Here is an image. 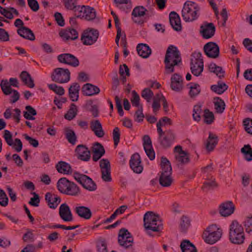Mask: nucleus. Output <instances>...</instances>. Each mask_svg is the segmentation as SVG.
<instances>
[{
  "mask_svg": "<svg viewBox=\"0 0 252 252\" xmlns=\"http://www.w3.org/2000/svg\"><path fill=\"white\" fill-rule=\"evenodd\" d=\"M92 158L94 161H98L105 154L103 146L98 142H95L92 147Z\"/></svg>",
  "mask_w": 252,
  "mask_h": 252,
  "instance_id": "nucleus-29",
  "label": "nucleus"
},
{
  "mask_svg": "<svg viewBox=\"0 0 252 252\" xmlns=\"http://www.w3.org/2000/svg\"><path fill=\"white\" fill-rule=\"evenodd\" d=\"M20 78L25 85L30 88L34 87L35 85L33 79L31 75L26 71H23L20 75Z\"/></svg>",
  "mask_w": 252,
  "mask_h": 252,
  "instance_id": "nucleus-36",
  "label": "nucleus"
},
{
  "mask_svg": "<svg viewBox=\"0 0 252 252\" xmlns=\"http://www.w3.org/2000/svg\"><path fill=\"white\" fill-rule=\"evenodd\" d=\"M129 165L134 172L139 174L142 172L143 167L140 156L138 153H135L131 156L129 160Z\"/></svg>",
  "mask_w": 252,
  "mask_h": 252,
  "instance_id": "nucleus-20",
  "label": "nucleus"
},
{
  "mask_svg": "<svg viewBox=\"0 0 252 252\" xmlns=\"http://www.w3.org/2000/svg\"><path fill=\"white\" fill-rule=\"evenodd\" d=\"M218 186V184L216 182L215 180L211 181L208 180L204 183L202 189L203 190L207 191L209 190L217 188Z\"/></svg>",
  "mask_w": 252,
  "mask_h": 252,
  "instance_id": "nucleus-53",
  "label": "nucleus"
},
{
  "mask_svg": "<svg viewBox=\"0 0 252 252\" xmlns=\"http://www.w3.org/2000/svg\"><path fill=\"white\" fill-rule=\"evenodd\" d=\"M222 230L215 224H213L207 227L203 233L205 241L210 244H213L217 242L221 237Z\"/></svg>",
  "mask_w": 252,
  "mask_h": 252,
  "instance_id": "nucleus-8",
  "label": "nucleus"
},
{
  "mask_svg": "<svg viewBox=\"0 0 252 252\" xmlns=\"http://www.w3.org/2000/svg\"><path fill=\"white\" fill-rule=\"evenodd\" d=\"M146 11L147 9L142 6H137L133 9L132 15L135 18L141 17L145 14Z\"/></svg>",
  "mask_w": 252,
  "mask_h": 252,
  "instance_id": "nucleus-56",
  "label": "nucleus"
},
{
  "mask_svg": "<svg viewBox=\"0 0 252 252\" xmlns=\"http://www.w3.org/2000/svg\"><path fill=\"white\" fill-rule=\"evenodd\" d=\"M77 108L76 105L74 103H71L69 109L67 113L64 115V118L69 121L72 120L77 114Z\"/></svg>",
  "mask_w": 252,
  "mask_h": 252,
  "instance_id": "nucleus-47",
  "label": "nucleus"
},
{
  "mask_svg": "<svg viewBox=\"0 0 252 252\" xmlns=\"http://www.w3.org/2000/svg\"><path fill=\"white\" fill-rule=\"evenodd\" d=\"M85 14L83 18L87 21H91L94 19L96 17V12L95 9L89 6H87L86 9H85L84 13Z\"/></svg>",
  "mask_w": 252,
  "mask_h": 252,
  "instance_id": "nucleus-46",
  "label": "nucleus"
},
{
  "mask_svg": "<svg viewBox=\"0 0 252 252\" xmlns=\"http://www.w3.org/2000/svg\"><path fill=\"white\" fill-rule=\"evenodd\" d=\"M170 86L171 89L175 92L181 91L183 88L182 76L177 73L174 74L171 78Z\"/></svg>",
  "mask_w": 252,
  "mask_h": 252,
  "instance_id": "nucleus-26",
  "label": "nucleus"
},
{
  "mask_svg": "<svg viewBox=\"0 0 252 252\" xmlns=\"http://www.w3.org/2000/svg\"><path fill=\"white\" fill-rule=\"evenodd\" d=\"M59 214L60 218L64 221H71L73 220L71 210L66 203L61 205L59 207Z\"/></svg>",
  "mask_w": 252,
  "mask_h": 252,
  "instance_id": "nucleus-23",
  "label": "nucleus"
},
{
  "mask_svg": "<svg viewBox=\"0 0 252 252\" xmlns=\"http://www.w3.org/2000/svg\"><path fill=\"white\" fill-rule=\"evenodd\" d=\"M57 188L61 193L66 195L76 196L80 193V189L77 185L65 177L59 180Z\"/></svg>",
  "mask_w": 252,
  "mask_h": 252,
  "instance_id": "nucleus-3",
  "label": "nucleus"
},
{
  "mask_svg": "<svg viewBox=\"0 0 252 252\" xmlns=\"http://www.w3.org/2000/svg\"><path fill=\"white\" fill-rule=\"evenodd\" d=\"M79 226V225H75V226H66L65 225L63 224H57L55 225L51 224H47L44 226V227H47L50 229H56V228H62L65 230H72L76 228H78Z\"/></svg>",
  "mask_w": 252,
  "mask_h": 252,
  "instance_id": "nucleus-54",
  "label": "nucleus"
},
{
  "mask_svg": "<svg viewBox=\"0 0 252 252\" xmlns=\"http://www.w3.org/2000/svg\"><path fill=\"white\" fill-rule=\"evenodd\" d=\"M169 21L173 29L176 31L182 30L181 20L179 15L174 11L169 14Z\"/></svg>",
  "mask_w": 252,
  "mask_h": 252,
  "instance_id": "nucleus-30",
  "label": "nucleus"
},
{
  "mask_svg": "<svg viewBox=\"0 0 252 252\" xmlns=\"http://www.w3.org/2000/svg\"><path fill=\"white\" fill-rule=\"evenodd\" d=\"M48 87L50 90L60 95H62L64 94V90L63 87L59 86L55 84H50L48 85Z\"/></svg>",
  "mask_w": 252,
  "mask_h": 252,
  "instance_id": "nucleus-59",
  "label": "nucleus"
},
{
  "mask_svg": "<svg viewBox=\"0 0 252 252\" xmlns=\"http://www.w3.org/2000/svg\"><path fill=\"white\" fill-rule=\"evenodd\" d=\"M141 96L149 102L154 96V93L150 89L145 88L142 91Z\"/></svg>",
  "mask_w": 252,
  "mask_h": 252,
  "instance_id": "nucleus-58",
  "label": "nucleus"
},
{
  "mask_svg": "<svg viewBox=\"0 0 252 252\" xmlns=\"http://www.w3.org/2000/svg\"><path fill=\"white\" fill-rule=\"evenodd\" d=\"M77 158L82 161H88L91 158V153L89 149L84 145H79L75 149Z\"/></svg>",
  "mask_w": 252,
  "mask_h": 252,
  "instance_id": "nucleus-21",
  "label": "nucleus"
},
{
  "mask_svg": "<svg viewBox=\"0 0 252 252\" xmlns=\"http://www.w3.org/2000/svg\"><path fill=\"white\" fill-rule=\"evenodd\" d=\"M144 226L146 230L154 232L159 231L162 228V223L158 215L149 211L144 216Z\"/></svg>",
  "mask_w": 252,
  "mask_h": 252,
  "instance_id": "nucleus-5",
  "label": "nucleus"
},
{
  "mask_svg": "<svg viewBox=\"0 0 252 252\" xmlns=\"http://www.w3.org/2000/svg\"><path fill=\"white\" fill-rule=\"evenodd\" d=\"M118 243L120 246L125 249H128L132 246L133 238L126 229L122 228L119 230Z\"/></svg>",
  "mask_w": 252,
  "mask_h": 252,
  "instance_id": "nucleus-12",
  "label": "nucleus"
},
{
  "mask_svg": "<svg viewBox=\"0 0 252 252\" xmlns=\"http://www.w3.org/2000/svg\"><path fill=\"white\" fill-rule=\"evenodd\" d=\"M200 7L197 4L191 1H187L184 4L182 16L186 22L193 21L198 16Z\"/></svg>",
  "mask_w": 252,
  "mask_h": 252,
  "instance_id": "nucleus-6",
  "label": "nucleus"
},
{
  "mask_svg": "<svg viewBox=\"0 0 252 252\" xmlns=\"http://www.w3.org/2000/svg\"><path fill=\"white\" fill-rule=\"evenodd\" d=\"M214 106L216 112L221 114L225 109V104L223 100L220 97H216L214 98Z\"/></svg>",
  "mask_w": 252,
  "mask_h": 252,
  "instance_id": "nucleus-45",
  "label": "nucleus"
},
{
  "mask_svg": "<svg viewBox=\"0 0 252 252\" xmlns=\"http://www.w3.org/2000/svg\"><path fill=\"white\" fill-rule=\"evenodd\" d=\"M113 139L114 141V146L116 148L120 142L121 132L120 129L118 127H115L113 130Z\"/></svg>",
  "mask_w": 252,
  "mask_h": 252,
  "instance_id": "nucleus-57",
  "label": "nucleus"
},
{
  "mask_svg": "<svg viewBox=\"0 0 252 252\" xmlns=\"http://www.w3.org/2000/svg\"><path fill=\"white\" fill-rule=\"evenodd\" d=\"M203 117L204 118V122L207 125L211 124L215 119L213 112L210 111V110L207 109L204 110Z\"/></svg>",
  "mask_w": 252,
  "mask_h": 252,
  "instance_id": "nucleus-52",
  "label": "nucleus"
},
{
  "mask_svg": "<svg viewBox=\"0 0 252 252\" xmlns=\"http://www.w3.org/2000/svg\"><path fill=\"white\" fill-rule=\"evenodd\" d=\"M58 172L64 174H69L72 172L71 166L67 162L60 161L56 165Z\"/></svg>",
  "mask_w": 252,
  "mask_h": 252,
  "instance_id": "nucleus-38",
  "label": "nucleus"
},
{
  "mask_svg": "<svg viewBox=\"0 0 252 252\" xmlns=\"http://www.w3.org/2000/svg\"><path fill=\"white\" fill-rule=\"evenodd\" d=\"M8 198L5 192L2 189H0V205L6 207L8 205Z\"/></svg>",
  "mask_w": 252,
  "mask_h": 252,
  "instance_id": "nucleus-61",
  "label": "nucleus"
},
{
  "mask_svg": "<svg viewBox=\"0 0 252 252\" xmlns=\"http://www.w3.org/2000/svg\"><path fill=\"white\" fill-rule=\"evenodd\" d=\"M209 70L215 73L219 78L224 77V71L221 67L218 66L215 63H211L209 65Z\"/></svg>",
  "mask_w": 252,
  "mask_h": 252,
  "instance_id": "nucleus-44",
  "label": "nucleus"
},
{
  "mask_svg": "<svg viewBox=\"0 0 252 252\" xmlns=\"http://www.w3.org/2000/svg\"><path fill=\"white\" fill-rule=\"evenodd\" d=\"M26 111H24V117L27 120H33L35 118L33 116L37 114L36 111L30 105L26 106L25 107Z\"/></svg>",
  "mask_w": 252,
  "mask_h": 252,
  "instance_id": "nucleus-43",
  "label": "nucleus"
},
{
  "mask_svg": "<svg viewBox=\"0 0 252 252\" xmlns=\"http://www.w3.org/2000/svg\"><path fill=\"white\" fill-rule=\"evenodd\" d=\"M205 54L209 58H217L220 54V48L217 44L210 42L206 43L203 48Z\"/></svg>",
  "mask_w": 252,
  "mask_h": 252,
  "instance_id": "nucleus-19",
  "label": "nucleus"
},
{
  "mask_svg": "<svg viewBox=\"0 0 252 252\" xmlns=\"http://www.w3.org/2000/svg\"><path fill=\"white\" fill-rule=\"evenodd\" d=\"M80 85L78 83L72 84L68 89L69 96L72 101H77L79 98Z\"/></svg>",
  "mask_w": 252,
  "mask_h": 252,
  "instance_id": "nucleus-34",
  "label": "nucleus"
},
{
  "mask_svg": "<svg viewBox=\"0 0 252 252\" xmlns=\"http://www.w3.org/2000/svg\"><path fill=\"white\" fill-rule=\"evenodd\" d=\"M202 113L201 106L199 105H195L193 107L192 117L194 121L199 122L201 120Z\"/></svg>",
  "mask_w": 252,
  "mask_h": 252,
  "instance_id": "nucleus-55",
  "label": "nucleus"
},
{
  "mask_svg": "<svg viewBox=\"0 0 252 252\" xmlns=\"http://www.w3.org/2000/svg\"><path fill=\"white\" fill-rule=\"evenodd\" d=\"M190 85L189 95L190 97L193 98L200 94L201 92L200 86L196 83H191Z\"/></svg>",
  "mask_w": 252,
  "mask_h": 252,
  "instance_id": "nucleus-50",
  "label": "nucleus"
},
{
  "mask_svg": "<svg viewBox=\"0 0 252 252\" xmlns=\"http://www.w3.org/2000/svg\"><path fill=\"white\" fill-rule=\"evenodd\" d=\"M176 137V135L174 131L171 129L165 130V134L163 136L158 138V140L161 146L165 149L169 148L173 142L174 141Z\"/></svg>",
  "mask_w": 252,
  "mask_h": 252,
  "instance_id": "nucleus-17",
  "label": "nucleus"
},
{
  "mask_svg": "<svg viewBox=\"0 0 252 252\" xmlns=\"http://www.w3.org/2000/svg\"><path fill=\"white\" fill-rule=\"evenodd\" d=\"M96 247L98 252H108L107 243L104 238H99L96 241Z\"/></svg>",
  "mask_w": 252,
  "mask_h": 252,
  "instance_id": "nucleus-48",
  "label": "nucleus"
},
{
  "mask_svg": "<svg viewBox=\"0 0 252 252\" xmlns=\"http://www.w3.org/2000/svg\"><path fill=\"white\" fill-rule=\"evenodd\" d=\"M204 69V62L202 54L200 52H194L190 59V70L195 76L202 74Z\"/></svg>",
  "mask_w": 252,
  "mask_h": 252,
  "instance_id": "nucleus-7",
  "label": "nucleus"
},
{
  "mask_svg": "<svg viewBox=\"0 0 252 252\" xmlns=\"http://www.w3.org/2000/svg\"><path fill=\"white\" fill-rule=\"evenodd\" d=\"M90 127L96 136L99 138L103 137L105 132L102 128V126L98 120H93L90 122Z\"/></svg>",
  "mask_w": 252,
  "mask_h": 252,
  "instance_id": "nucleus-25",
  "label": "nucleus"
},
{
  "mask_svg": "<svg viewBox=\"0 0 252 252\" xmlns=\"http://www.w3.org/2000/svg\"><path fill=\"white\" fill-rule=\"evenodd\" d=\"M51 78L53 81L58 83H67L70 80V72L67 68H56L52 73Z\"/></svg>",
  "mask_w": 252,
  "mask_h": 252,
  "instance_id": "nucleus-9",
  "label": "nucleus"
},
{
  "mask_svg": "<svg viewBox=\"0 0 252 252\" xmlns=\"http://www.w3.org/2000/svg\"><path fill=\"white\" fill-rule=\"evenodd\" d=\"M137 51L138 55L143 58H147L151 54V49L146 44H139L137 46Z\"/></svg>",
  "mask_w": 252,
  "mask_h": 252,
  "instance_id": "nucleus-37",
  "label": "nucleus"
},
{
  "mask_svg": "<svg viewBox=\"0 0 252 252\" xmlns=\"http://www.w3.org/2000/svg\"><path fill=\"white\" fill-rule=\"evenodd\" d=\"M229 239L233 244H243L245 239L244 228L236 220L232 221L229 228Z\"/></svg>",
  "mask_w": 252,
  "mask_h": 252,
  "instance_id": "nucleus-4",
  "label": "nucleus"
},
{
  "mask_svg": "<svg viewBox=\"0 0 252 252\" xmlns=\"http://www.w3.org/2000/svg\"><path fill=\"white\" fill-rule=\"evenodd\" d=\"M58 61L63 63L76 67L79 65V60L74 55L69 53H63L58 56Z\"/></svg>",
  "mask_w": 252,
  "mask_h": 252,
  "instance_id": "nucleus-15",
  "label": "nucleus"
},
{
  "mask_svg": "<svg viewBox=\"0 0 252 252\" xmlns=\"http://www.w3.org/2000/svg\"><path fill=\"white\" fill-rule=\"evenodd\" d=\"M174 155L176 162L178 166L187 164L189 161L188 153L183 151L182 147L180 145L174 148Z\"/></svg>",
  "mask_w": 252,
  "mask_h": 252,
  "instance_id": "nucleus-13",
  "label": "nucleus"
},
{
  "mask_svg": "<svg viewBox=\"0 0 252 252\" xmlns=\"http://www.w3.org/2000/svg\"><path fill=\"white\" fill-rule=\"evenodd\" d=\"M75 212L80 217L86 220L90 219L92 215L90 209L83 206L76 207Z\"/></svg>",
  "mask_w": 252,
  "mask_h": 252,
  "instance_id": "nucleus-33",
  "label": "nucleus"
},
{
  "mask_svg": "<svg viewBox=\"0 0 252 252\" xmlns=\"http://www.w3.org/2000/svg\"><path fill=\"white\" fill-rule=\"evenodd\" d=\"M60 36L64 41L71 39L74 40L78 37L77 31L73 28H67L61 31L59 33Z\"/></svg>",
  "mask_w": 252,
  "mask_h": 252,
  "instance_id": "nucleus-28",
  "label": "nucleus"
},
{
  "mask_svg": "<svg viewBox=\"0 0 252 252\" xmlns=\"http://www.w3.org/2000/svg\"><path fill=\"white\" fill-rule=\"evenodd\" d=\"M245 129L247 133L252 134V119L247 118L243 121Z\"/></svg>",
  "mask_w": 252,
  "mask_h": 252,
  "instance_id": "nucleus-62",
  "label": "nucleus"
},
{
  "mask_svg": "<svg viewBox=\"0 0 252 252\" xmlns=\"http://www.w3.org/2000/svg\"><path fill=\"white\" fill-rule=\"evenodd\" d=\"M218 136L216 134L210 132L205 144L206 150L209 152L212 151L218 144Z\"/></svg>",
  "mask_w": 252,
  "mask_h": 252,
  "instance_id": "nucleus-32",
  "label": "nucleus"
},
{
  "mask_svg": "<svg viewBox=\"0 0 252 252\" xmlns=\"http://www.w3.org/2000/svg\"><path fill=\"white\" fill-rule=\"evenodd\" d=\"M45 198L49 208L55 209L61 202V198L57 194L47 192L46 193Z\"/></svg>",
  "mask_w": 252,
  "mask_h": 252,
  "instance_id": "nucleus-27",
  "label": "nucleus"
},
{
  "mask_svg": "<svg viewBox=\"0 0 252 252\" xmlns=\"http://www.w3.org/2000/svg\"><path fill=\"white\" fill-rule=\"evenodd\" d=\"M215 31L216 28L213 23H205L201 26L200 32L204 39H209L214 35Z\"/></svg>",
  "mask_w": 252,
  "mask_h": 252,
  "instance_id": "nucleus-24",
  "label": "nucleus"
},
{
  "mask_svg": "<svg viewBox=\"0 0 252 252\" xmlns=\"http://www.w3.org/2000/svg\"><path fill=\"white\" fill-rule=\"evenodd\" d=\"M3 137L7 144L12 146V148L17 152H20L21 151L23 147V144L20 139L18 138L15 139V143L13 142L12 134L8 130L4 131Z\"/></svg>",
  "mask_w": 252,
  "mask_h": 252,
  "instance_id": "nucleus-18",
  "label": "nucleus"
},
{
  "mask_svg": "<svg viewBox=\"0 0 252 252\" xmlns=\"http://www.w3.org/2000/svg\"><path fill=\"white\" fill-rule=\"evenodd\" d=\"M160 167L161 170L159 179V184L163 187H169L173 182V179L171 163L167 158L161 157Z\"/></svg>",
  "mask_w": 252,
  "mask_h": 252,
  "instance_id": "nucleus-2",
  "label": "nucleus"
},
{
  "mask_svg": "<svg viewBox=\"0 0 252 252\" xmlns=\"http://www.w3.org/2000/svg\"><path fill=\"white\" fill-rule=\"evenodd\" d=\"M244 226L246 231L252 236V217L247 218L244 221Z\"/></svg>",
  "mask_w": 252,
  "mask_h": 252,
  "instance_id": "nucleus-60",
  "label": "nucleus"
},
{
  "mask_svg": "<svg viewBox=\"0 0 252 252\" xmlns=\"http://www.w3.org/2000/svg\"><path fill=\"white\" fill-rule=\"evenodd\" d=\"M65 136L69 143L74 145L77 141V136L75 132L70 128L65 129Z\"/></svg>",
  "mask_w": 252,
  "mask_h": 252,
  "instance_id": "nucleus-40",
  "label": "nucleus"
},
{
  "mask_svg": "<svg viewBox=\"0 0 252 252\" xmlns=\"http://www.w3.org/2000/svg\"><path fill=\"white\" fill-rule=\"evenodd\" d=\"M17 33L21 37L31 40H35V36L33 32L28 28L22 27L17 30Z\"/></svg>",
  "mask_w": 252,
  "mask_h": 252,
  "instance_id": "nucleus-35",
  "label": "nucleus"
},
{
  "mask_svg": "<svg viewBox=\"0 0 252 252\" xmlns=\"http://www.w3.org/2000/svg\"><path fill=\"white\" fill-rule=\"evenodd\" d=\"M180 247L182 252H197L194 245L188 240L182 241Z\"/></svg>",
  "mask_w": 252,
  "mask_h": 252,
  "instance_id": "nucleus-39",
  "label": "nucleus"
},
{
  "mask_svg": "<svg viewBox=\"0 0 252 252\" xmlns=\"http://www.w3.org/2000/svg\"><path fill=\"white\" fill-rule=\"evenodd\" d=\"M228 89V86L224 83L218 82L217 85H214L211 87V89L218 94H221Z\"/></svg>",
  "mask_w": 252,
  "mask_h": 252,
  "instance_id": "nucleus-41",
  "label": "nucleus"
},
{
  "mask_svg": "<svg viewBox=\"0 0 252 252\" xmlns=\"http://www.w3.org/2000/svg\"><path fill=\"white\" fill-rule=\"evenodd\" d=\"M0 86L3 93L5 95H9L12 93H13V94L11 96L12 99L10 100L11 103H15L18 100L20 97L19 93L17 91L13 90L10 87V85H9V82L7 79L2 80Z\"/></svg>",
  "mask_w": 252,
  "mask_h": 252,
  "instance_id": "nucleus-14",
  "label": "nucleus"
},
{
  "mask_svg": "<svg viewBox=\"0 0 252 252\" xmlns=\"http://www.w3.org/2000/svg\"><path fill=\"white\" fill-rule=\"evenodd\" d=\"M82 91L84 95L92 96L98 94L100 92V89L97 86L90 83H87L83 85Z\"/></svg>",
  "mask_w": 252,
  "mask_h": 252,
  "instance_id": "nucleus-31",
  "label": "nucleus"
},
{
  "mask_svg": "<svg viewBox=\"0 0 252 252\" xmlns=\"http://www.w3.org/2000/svg\"><path fill=\"white\" fill-rule=\"evenodd\" d=\"M87 6L82 5L80 6V5H77L75 9H74V12L76 13L75 15L76 17L83 18V16L85 14V12L84 13L85 9H86Z\"/></svg>",
  "mask_w": 252,
  "mask_h": 252,
  "instance_id": "nucleus-63",
  "label": "nucleus"
},
{
  "mask_svg": "<svg viewBox=\"0 0 252 252\" xmlns=\"http://www.w3.org/2000/svg\"><path fill=\"white\" fill-rule=\"evenodd\" d=\"M23 239L26 242H32L34 240V235L31 230L28 229L27 232L24 234Z\"/></svg>",
  "mask_w": 252,
  "mask_h": 252,
  "instance_id": "nucleus-64",
  "label": "nucleus"
},
{
  "mask_svg": "<svg viewBox=\"0 0 252 252\" xmlns=\"http://www.w3.org/2000/svg\"><path fill=\"white\" fill-rule=\"evenodd\" d=\"M101 177L105 182L110 181V163L108 159L103 158L99 161Z\"/></svg>",
  "mask_w": 252,
  "mask_h": 252,
  "instance_id": "nucleus-16",
  "label": "nucleus"
},
{
  "mask_svg": "<svg viewBox=\"0 0 252 252\" xmlns=\"http://www.w3.org/2000/svg\"><path fill=\"white\" fill-rule=\"evenodd\" d=\"M241 152L244 155L246 160L248 161L252 160V148L249 144L245 145L241 149Z\"/></svg>",
  "mask_w": 252,
  "mask_h": 252,
  "instance_id": "nucleus-42",
  "label": "nucleus"
},
{
  "mask_svg": "<svg viewBox=\"0 0 252 252\" xmlns=\"http://www.w3.org/2000/svg\"><path fill=\"white\" fill-rule=\"evenodd\" d=\"M235 205L231 201L221 203L219 207V212L221 216L226 217L232 214L235 210Z\"/></svg>",
  "mask_w": 252,
  "mask_h": 252,
  "instance_id": "nucleus-22",
  "label": "nucleus"
},
{
  "mask_svg": "<svg viewBox=\"0 0 252 252\" xmlns=\"http://www.w3.org/2000/svg\"><path fill=\"white\" fill-rule=\"evenodd\" d=\"M99 35L98 30L93 28H88L82 33L81 40L84 45H92L96 42Z\"/></svg>",
  "mask_w": 252,
  "mask_h": 252,
  "instance_id": "nucleus-10",
  "label": "nucleus"
},
{
  "mask_svg": "<svg viewBox=\"0 0 252 252\" xmlns=\"http://www.w3.org/2000/svg\"><path fill=\"white\" fill-rule=\"evenodd\" d=\"M74 178L84 189L89 191H94L97 189L96 184L91 178L85 174L75 173Z\"/></svg>",
  "mask_w": 252,
  "mask_h": 252,
  "instance_id": "nucleus-11",
  "label": "nucleus"
},
{
  "mask_svg": "<svg viewBox=\"0 0 252 252\" xmlns=\"http://www.w3.org/2000/svg\"><path fill=\"white\" fill-rule=\"evenodd\" d=\"M165 63V74H170L174 71V66L182 63V58L179 51L173 45H170L165 54L164 61Z\"/></svg>",
  "mask_w": 252,
  "mask_h": 252,
  "instance_id": "nucleus-1",
  "label": "nucleus"
},
{
  "mask_svg": "<svg viewBox=\"0 0 252 252\" xmlns=\"http://www.w3.org/2000/svg\"><path fill=\"white\" fill-rule=\"evenodd\" d=\"M86 106L87 109L91 112L94 117H96L98 116V106L94 104L92 100H89L87 102Z\"/></svg>",
  "mask_w": 252,
  "mask_h": 252,
  "instance_id": "nucleus-51",
  "label": "nucleus"
},
{
  "mask_svg": "<svg viewBox=\"0 0 252 252\" xmlns=\"http://www.w3.org/2000/svg\"><path fill=\"white\" fill-rule=\"evenodd\" d=\"M190 225L189 219L187 216H183L181 218L180 223V230L183 232L187 231Z\"/></svg>",
  "mask_w": 252,
  "mask_h": 252,
  "instance_id": "nucleus-49",
  "label": "nucleus"
}]
</instances>
